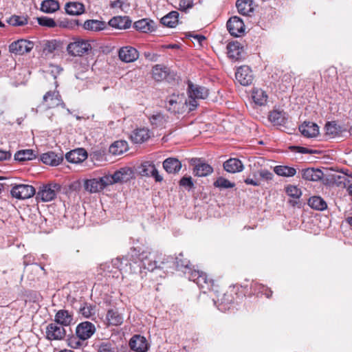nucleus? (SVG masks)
I'll return each instance as SVG.
<instances>
[{"label":"nucleus","instance_id":"c85d7f7f","mask_svg":"<svg viewBox=\"0 0 352 352\" xmlns=\"http://www.w3.org/2000/svg\"><path fill=\"white\" fill-rule=\"evenodd\" d=\"M41 160L45 164L55 166L60 164L63 157L61 154H56L54 152H47L41 155Z\"/></svg>","mask_w":352,"mask_h":352},{"label":"nucleus","instance_id":"680f3d73","mask_svg":"<svg viewBox=\"0 0 352 352\" xmlns=\"http://www.w3.org/2000/svg\"><path fill=\"white\" fill-rule=\"evenodd\" d=\"M290 148L292 151H295L300 153H314V152L312 150H310L307 148L302 147V146H291Z\"/></svg>","mask_w":352,"mask_h":352},{"label":"nucleus","instance_id":"603ef678","mask_svg":"<svg viewBox=\"0 0 352 352\" xmlns=\"http://www.w3.org/2000/svg\"><path fill=\"white\" fill-rule=\"evenodd\" d=\"M37 21L38 24L41 26L54 28L58 25L56 22L53 19L49 18L47 16L38 17Z\"/></svg>","mask_w":352,"mask_h":352},{"label":"nucleus","instance_id":"9b49d317","mask_svg":"<svg viewBox=\"0 0 352 352\" xmlns=\"http://www.w3.org/2000/svg\"><path fill=\"white\" fill-rule=\"evenodd\" d=\"M118 54L120 60L126 63L135 62L140 56L138 50L130 45L120 47Z\"/></svg>","mask_w":352,"mask_h":352},{"label":"nucleus","instance_id":"f704fd0d","mask_svg":"<svg viewBox=\"0 0 352 352\" xmlns=\"http://www.w3.org/2000/svg\"><path fill=\"white\" fill-rule=\"evenodd\" d=\"M65 11L70 15H80L85 12V6L80 2L71 1L65 5Z\"/></svg>","mask_w":352,"mask_h":352},{"label":"nucleus","instance_id":"20e7f679","mask_svg":"<svg viewBox=\"0 0 352 352\" xmlns=\"http://www.w3.org/2000/svg\"><path fill=\"white\" fill-rule=\"evenodd\" d=\"M59 105H65L59 92L56 90L49 91L43 96L41 103L36 109V112L55 108Z\"/></svg>","mask_w":352,"mask_h":352},{"label":"nucleus","instance_id":"b1692460","mask_svg":"<svg viewBox=\"0 0 352 352\" xmlns=\"http://www.w3.org/2000/svg\"><path fill=\"white\" fill-rule=\"evenodd\" d=\"M54 322L62 327L69 326L73 322V315L67 310H59L55 315Z\"/></svg>","mask_w":352,"mask_h":352},{"label":"nucleus","instance_id":"bf43d9fd","mask_svg":"<svg viewBox=\"0 0 352 352\" xmlns=\"http://www.w3.org/2000/svg\"><path fill=\"white\" fill-rule=\"evenodd\" d=\"M257 173H253V177L254 178H247L245 179V183L248 185H252L254 186H259L261 185V182L259 180L256 178Z\"/></svg>","mask_w":352,"mask_h":352},{"label":"nucleus","instance_id":"c9c22d12","mask_svg":"<svg viewBox=\"0 0 352 352\" xmlns=\"http://www.w3.org/2000/svg\"><path fill=\"white\" fill-rule=\"evenodd\" d=\"M134 28L142 32H152L155 30V23L148 19H143L134 23Z\"/></svg>","mask_w":352,"mask_h":352},{"label":"nucleus","instance_id":"473e14b6","mask_svg":"<svg viewBox=\"0 0 352 352\" xmlns=\"http://www.w3.org/2000/svg\"><path fill=\"white\" fill-rule=\"evenodd\" d=\"M176 267L178 270L182 271L186 275L188 276L190 274V271H192L190 267V261L184 257L182 253H179L175 258Z\"/></svg>","mask_w":352,"mask_h":352},{"label":"nucleus","instance_id":"ddd939ff","mask_svg":"<svg viewBox=\"0 0 352 352\" xmlns=\"http://www.w3.org/2000/svg\"><path fill=\"white\" fill-rule=\"evenodd\" d=\"M227 28L231 35L238 37L245 32V25L239 17L234 16L228 21Z\"/></svg>","mask_w":352,"mask_h":352},{"label":"nucleus","instance_id":"c756f323","mask_svg":"<svg viewBox=\"0 0 352 352\" xmlns=\"http://www.w3.org/2000/svg\"><path fill=\"white\" fill-rule=\"evenodd\" d=\"M110 26L117 29H127L131 25V21L128 16H114L109 21Z\"/></svg>","mask_w":352,"mask_h":352},{"label":"nucleus","instance_id":"49530a36","mask_svg":"<svg viewBox=\"0 0 352 352\" xmlns=\"http://www.w3.org/2000/svg\"><path fill=\"white\" fill-rule=\"evenodd\" d=\"M251 0H237L236 3L239 12L243 15H248L252 11Z\"/></svg>","mask_w":352,"mask_h":352},{"label":"nucleus","instance_id":"a19ab883","mask_svg":"<svg viewBox=\"0 0 352 352\" xmlns=\"http://www.w3.org/2000/svg\"><path fill=\"white\" fill-rule=\"evenodd\" d=\"M309 206L317 210H324L327 208L325 201L319 196H313L308 200Z\"/></svg>","mask_w":352,"mask_h":352},{"label":"nucleus","instance_id":"cd10ccee","mask_svg":"<svg viewBox=\"0 0 352 352\" xmlns=\"http://www.w3.org/2000/svg\"><path fill=\"white\" fill-rule=\"evenodd\" d=\"M163 168L168 173L175 174L180 170L182 164L177 159L169 157L163 162Z\"/></svg>","mask_w":352,"mask_h":352},{"label":"nucleus","instance_id":"58836bf2","mask_svg":"<svg viewBox=\"0 0 352 352\" xmlns=\"http://www.w3.org/2000/svg\"><path fill=\"white\" fill-rule=\"evenodd\" d=\"M179 13L172 11L161 19V23L169 28H174L178 23Z\"/></svg>","mask_w":352,"mask_h":352},{"label":"nucleus","instance_id":"0e129e2a","mask_svg":"<svg viewBox=\"0 0 352 352\" xmlns=\"http://www.w3.org/2000/svg\"><path fill=\"white\" fill-rule=\"evenodd\" d=\"M122 4H123V3L122 1L116 0V1H111L110 3V7L111 8H121L122 6Z\"/></svg>","mask_w":352,"mask_h":352},{"label":"nucleus","instance_id":"864d4df0","mask_svg":"<svg viewBox=\"0 0 352 352\" xmlns=\"http://www.w3.org/2000/svg\"><path fill=\"white\" fill-rule=\"evenodd\" d=\"M149 120L151 124L156 126H162L165 122L164 116L160 113L151 116Z\"/></svg>","mask_w":352,"mask_h":352},{"label":"nucleus","instance_id":"2f4dec72","mask_svg":"<svg viewBox=\"0 0 352 352\" xmlns=\"http://www.w3.org/2000/svg\"><path fill=\"white\" fill-rule=\"evenodd\" d=\"M150 138L149 130L146 128H140L134 130L131 135V139L134 143H142Z\"/></svg>","mask_w":352,"mask_h":352},{"label":"nucleus","instance_id":"1a4fd4ad","mask_svg":"<svg viewBox=\"0 0 352 352\" xmlns=\"http://www.w3.org/2000/svg\"><path fill=\"white\" fill-rule=\"evenodd\" d=\"M133 174V171L130 168H122L113 175H105L107 179L109 181V185H112L119 182H124L128 181Z\"/></svg>","mask_w":352,"mask_h":352},{"label":"nucleus","instance_id":"2eb2a0df","mask_svg":"<svg viewBox=\"0 0 352 352\" xmlns=\"http://www.w3.org/2000/svg\"><path fill=\"white\" fill-rule=\"evenodd\" d=\"M236 80L243 86H248L253 80L252 72L248 66H241L235 73Z\"/></svg>","mask_w":352,"mask_h":352},{"label":"nucleus","instance_id":"6e6d98bb","mask_svg":"<svg viewBox=\"0 0 352 352\" xmlns=\"http://www.w3.org/2000/svg\"><path fill=\"white\" fill-rule=\"evenodd\" d=\"M257 174H258L262 179L266 181L272 180L274 177L272 173L267 169H261L258 171Z\"/></svg>","mask_w":352,"mask_h":352},{"label":"nucleus","instance_id":"4468645a","mask_svg":"<svg viewBox=\"0 0 352 352\" xmlns=\"http://www.w3.org/2000/svg\"><path fill=\"white\" fill-rule=\"evenodd\" d=\"M96 327L91 322L85 321L78 324L76 328V333L84 341L89 339L96 332Z\"/></svg>","mask_w":352,"mask_h":352},{"label":"nucleus","instance_id":"4be33fe9","mask_svg":"<svg viewBox=\"0 0 352 352\" xmlns=\"http://www.w3.org/2000/svg\"><path fill=\"white\" fill-rule=\"evenodd\" d=\"M65 157L69 162L78 164L87 159V153L85 149L78 148L68 152Z\"/></svg>","mask_w":352,"mask_h":352},{"label":"nucleus","instance_id":"052dcab7","mask_svg":"<svg viewBox=\"0 0 352 352\" xmlns=\"http://www.w3.org/2000/svg\"><path fill=\"white\" fill-rule=\"evenodd\" d=\"M179 184L182 186L192 188L193 186V182L192 181V178L190 177H184L181 179L179 182Z\"/></svg>","mask_w":352,"mask_h":352},{"label":"nucleus","instance_id":"f257e3e1","mask_svg":"<svg viewBox=\"0 0 352 352\" xmlns=\"http://www.w3.org/2000/svg\"><path fill=\"white\" fill-rule=\"evenodd\" d=\"M133 255L138 256L144 267L151 272L157 268H162V265L167 263L168 259L170 258L168 257L166 259L160 261L161 254L157 251H153L148 248L144 250L134 248L133 250Z\"/></svg>","mask_w":352,"mask_h":352},{"label":"nucleus","instance_id":"7c9ffc66","mask_svg":"<svg viewBox=\"0 0 352 352\" xmlns=\"http://www.w3.org/2000/svg\"><path fill=\"white\" fill-rule=\"evenodd\" d=\"M268 119L274 125L281 126L285 124L287 118L285 112L275 109L270 113Z\"/></svg>","mask_w":352,"mask_h":352},{"label":"nucleus","instance_id":"774afa93","mask_svg":"<svg viewBox=\"0 0 352 352\" xmlns=\"http://www.w3.org/2000/svg\"><path fill=\"white\" fill-rule=\"evenodd\" d=\"M346 222L352 226V217H348L345 219Z\"/></svg>","mask_w":352,"mask_h":352},{"label":"nucleus","instance_id":"5701e85b","mask_svg":"<svg viewBox=\"0 0 352 352\" xmlns=\"http://www.w3.org/2000/svg\"><path fill=\"white\" fill-rule=\"evenodd\" d=\"M106 320L109 326H119L123 323L124 317L117 309H111L107 313Z\"/></svg>","mask_w":352,"mask_h":352},{"label":"nucleus","instance_id":"338daca9","mask_svg":"<svg viewBox=\"0 0 352 352\" xmlns=\"http://www.w3.org/2000/svg\"><path fill=\"white\" fill-rule=\"evenodd\" d=\"M194 38L196 39L200 44L203 41L206 39L204 36L202 35H195L193 36Z\"/></svg>","mask_w":352,"mask_h":352},{"label":"nucleus","instance_id":"3c124183","mask_svg":"<svg viewBox=\"0 0 352 352\" xmlns=\"http://www.w3.org/2000/svg\"><path fill=\"white\" fill-rule=\"evenodd\" d=\"M214 186L219 188H232L235 184L224 177H219L214 182Z\"/></svg>","mask_w":352,"mask_h":352},{"label":"nucleus","instance_id":"a211bd4d","mask_svg":"<svg viewBox=\"0 0 352 352\" xmlns=\"http://www.w3.org/2000/svg\"><path fill=\"white\" fill-rule=\"evenodd\" d=\"M130 348L136 352H145L148 349L146 338L140 335L133 336L129 341Z\"/></svg>","mask_w":352,"mask_h":352},{"label":"nucleus","instance_id":"4c0bfd02","mask_svg":"<svg viewBox=\"0 0 352 352\" xmlns=\"http://www.w3.org/2000/svg\"><path fill=\"white\" fill-rule=\"evenodd\" d=\"M274 172L278 176L291 177L296 174V170L294 167L278 165L274 168Z\"/></svg>","mask_w":352,"mask_h":352},{"label":"nucleus","instance_id":"37998d69","mask_svg":"<svg viewBox=\"0 0 352 352\" xmlns=\"http://www.w3.org/2000/svg\"><path fill=\"white\" fill-rule=\"evenodd\" d=\"M36 153L32 149H25L17 151L14 155V159L19 162L32 160L36 158Z\"/></svg>","mask_w":352,"mask_h":352},{"label":"nucleus","instance_id":"dca6fc26","mask_svg":"<svg viewBox=\"0 0 352 352\" xmlns=\"http://www.w3.org/2000/svg\"><path fill=\"white\" fill-rule=\"evenodd\" d=\"M186 104L187 102L183 95L173 94L166 99V107L169 111L177 113Z\"/></svg>","mask_w":352,"mask_h":352},{"label":"nucleus","instance_id":"72a5a7b5","mask_svg":"<svg viewBox=\"0 0 352 352\" xmlns=\"http://www.w3.org/2000/svg\"><path fill=\"white\" fill-rule=\"evenodd\" d=\"M252 98L256 104L263 106L267 103L268 96L263 89L254 88L252 91Z\"/></svg>","mask_w":352,"mask_h":352},{"label":"nucleus","instance_id":"ea45409f","mask_svg":"<svg viewBox=\"0 0 352 352\" xmlns=\"http://www.w3.org/2000/svg\"><path fill=\"white\" fill-rule=\"evenodd\" d=\"M59 8L58 2L55 0H44L41 4V10L45 13H54Z\"/></svg>","mask_w":352,"mask_h":352},{"label":"nucleus","instance_id":"c03bdc74","mask_svg":"<svg viewBox=\"0 0 352 352\" xmlns=\"http://www.w3.org/2000/svg\"><path fill=\"white\" fill-rule=\"evenodd\" d=\"M67 342L70 348L74 349H80L86 346V342L82 340L76 333V335L69 336L67 339Z\"/></svg>","mask_w":352,"mask_h":352},{"label":"nucleus","instance_id":"5fc2aeb1","mask_svg":"<svg viewBox=\"0 0 352 352\" xmlns=\"http://www.w3.org/2000/svg\"><path fill=\"white\" fill-rule=\"evenodd\" d=\"M80 313L85 318H89L94 314V310L91 305L85 304L80 308Z\"/></svg>","mask_w":352,"mask_h":352},{"label":"nucleus","instance_id":"f3484780","mask_svg":"<svg viewBox=\"0 0 352 352\" xmlns=\"http://www.w3.org/2000/svg\"><path fill=\"white\" fill-rule=\"evenodd\" d=\"M140 173L142 176L153 177L156 182H161L163 180V177L159 174L155 164L148 161L141 164Z\"/></svg>","mask_w":352,"mask_h":352},{"label":"nucleus","instance_id":"0eeeda50","mask_svg":"<svg viewBox=\"0 0 352 352\" xmlns=\"http://www.w3.org/2000/svg\"><path fill=\"white\" fill-rule=\"evenodd\" d=\"M10 193L16 199H26L35 195L36 189L29 184H16L12 186Z\"/></svg>","mask_w":352,"mask_h":352},{"label":"nucleus","instance_id":"bb28decb","mask_svg":"<svg viewBox=\"0 0 352 352\" xmlns=\"http://www.w3.org/2000/svg\"><path fill=\"white\" fill-rule=\"evenodd\" d=\"M302 177L305 180L318 182L322 179L323 173L318 168H308L302 170Z\"/></svg>","mask_w":352,"mask_h":352},{"label":"nucleus","instance_id":"69168bd1","mask_svg":"<svg viewBox=\"0 0 352 352\" xmlns=\"http://www.w3.org/2000/svg\"><path fill=\"white\" fill-rule=\"evenodd\" d=\"M113 265L116 266L117 268L122 270V261L120 258H117L113 261Z\"/></svg>","mask_w":352,"mask_h":352},{"label":"nucleus","instance_id":"7ed1b4c3","mask_svg":"<svg viewBox=\"0 0 352 352\" xmlns=\"http://www.w3.org/2000/svg\"><path fill=\"white\" fill-rule=\"evenodd\" d=\"M188 94L189 96V109L192 111L198 105L197 99L206 98L208 96V90L204 87L189 82L188 85Z\"/></svg>","mask_w":352,"mask_h":352},{"label":"nucleus","instance_id":"aec40b11","mask_svg":"<svg viewBox=\"0 0 352 352\" xmlns=\"http://www.w3.org/2000/svg\"><path fill=\"white\" fill-rule=\"evenodd\" d=\"M228 56L233 60L241 58L243 52V47L238 41L230 42L227 45Z\"/></svg>","mask_w":352,"mask_h":352},{"label":"nucleus","instance_id":"412c9836","mask_svg":"<svg viewBox=\"0 0 352 352\" xmlns=\"http://www.w3.org/2000/svg\"><path fill=\"white\" fill-rule=\"evenodd\" d=\"M300 133L307 138L316 137L319 133L318 126L311 122H305L300 126Z\"/></svg>","mask_w":352,"mask_h":352},{"label":"nucleus","instance_id":"423d86ee","mask_svg":"<svg viewBox=\"0 0 352 352\" xmlns=\"http://www.w3.org/2000/svg\"><path fill=\"white\" fill-rule=\"evenodd\" d=\"M190 280H192L204 290V292L210 291L213 288V280L208 278L206 274L199 270H193L190 271V274L188 276Z\"/></svg>","mask_w":352,"mask_h":352},{"label":"nucleus","instance_id":"13d9d810","mask_svg":"<svg viewBox=\"0 0 352 352\" xmlns=\"http://www.w3.org/2000/svg\"><path fill=\"white\" fill-rule=\"evenodd\" d=\"M10 23L13 25L22 26L27 23V19L18 16H14L10 19Z\"/></svg>","mask_w":352,"mask_h":352},{"label":"nucleus","instance_id":"39448f33","mask_svg":"<svg viewBox=\"0 0 352 352\" xmlns=\"http://www.w3.org/2000/svg\"><path fill=\"white\" fill-rule=\"evenodd\" d=\"M61 186L56 183H50L41 186L36 194V199L43 202L54 200L57 193L60 190Z\"/></svg>","mask_w":352,"mask_h":352},{"label":"nucleus","instance_id":"8fccbe9b","mask_svg":"<svg viewBox=\"0 0 352 352\" xmlns=\"http://www.w3.org/2000/svg\"><path fill=\"white\" fill-rule=\"evenodd\" d=\"M285 192L288 196L294 199H299L302 195L301 190L294 185H287L285 187Z\"/></svg>","mask_w":352,"mask_h":352},{"label":"nucleus","instance_id":"79ce46f5","mask_svg":"<svg viewBox=\"0 0 352 352\" xmlns=\"http://www.w3.org/2000/svg\"><path fill=\"white\" fill-rule=\"evenodd\" d=\"M106 25L104 21L98 20H87L83 24V28L86 30L100 31L104 30Z\"/></svg>","mask_w":352,"mask_h":352},{"label":"nucleus","instance_id":"a18cd8bd","mask_svg":"<svg viewBox=\"0 0 352 352\" xmlns=\"http://www.w3.org/2000/svg\"><path fill=\"white\" fill-rule=\"evenodd\" d=\"M98 352H118L116 344L111 341H104L96 345Z\"/></svg>","mask_w":352,"mask_h":352},{"label":"nucleus","instance_id":"6ab92c4d","mask_svg":"<svg viewBox=\"0 0 352 352\" xmlns=\"http://www.w3.org/2000/svg\"><path fill=\"white\" fill-rule=\"evenodd\" d=\"M193 164L195 165L193 173L195 176L206 177L213 172L212 167L208 164L203 162L201 160H195Z\"/></svg>","mask_w":352,"mask_h":352},{"label":"nucleus","instance_id":"e2e57ef3","mask_svg":"<svg viewBox=\"0 0 352 352\" xmlns=\"http://www.w3.org/2000/svg\"><path fill=\"white\" fill-rule=\"evenodd\" d=\"M11 157V153L0 149V161L8 160Z\"/></svg>","mask_w":352,"mask_h":352},{"label":"nucleus","instance_id":"393cba45","mask_svg":"<svg viewBox=\"0 0 352 352\" xmlns=\"http://www.w3.org/2000/svg\"><path fill=\"white\" fill-rule=\"evenodd\" d=\"M170 74V69L164 65H156L152 69L153 77L156 81H162Z\"/></svg>","mask_w":352,"mask_h":352},{"label":"nucleus","instance_id":"e433bc0d","mask_svg":"<svg viewBox=\"0 0 352 352\" xmlns=\"http://www.w3.org/2000/svg\"><path fill=\"white\" fill-rule=\"evenodd\" d=\"M128 143L124 140L113 142L109 147V153L113 155H120L128 150Z\"/></svg>","mask_w":352,"mask_h":352},{"label":"nucleus","instance_id":"f8f14e48","mask_svg":"<svg viewBox=\"0 0 352 352\" xmlns=\"http://www.w3.org/2000/svg\"><path fill=\"white\" fill-rule=\"evenodd\" d=\"M32 41L21 39L14 41L9 46L10 52L16 54L22 55L30 52L34 47Z\"/></svg>","mask_w":352,"mask_h":352},{"label":"nucleus","instance_id":"4d7b16f0","mask_svg":"<svg viewBox=\"0 0 352 352\" xmlns=\"http://www.w3.org/2000/svg\"><path fill=\"white\" fill-rule=\"evenodd\" d=\"M192 6V1L190 0H179V9L181 11L186 12L187 10L191 8Z\"/></svg>","mask_w":352,"mask_h":352},{"label":"nucleus","instance_id":"de8ad7c7","mask_svg":"<svg viewBox=\"0 0 352 352\" xmlns=\"http://www.w3.org/2000/svg\"><path fill=\"white\" fill-rule=\"evenodd\" d=\"M326 134L332 137L338 135L340 131V127L335 122H328L325 124Z\"/></svg>","mask_w":352,"mask_h":352},{"label":"nucleus","instance_id":"a878e982","mask_svg":"<svg viewBox=\"0 0 352 352\" xmlns=\"http://www.w3.org/2000/svg\"><path fill=\"white\" fill-rule=\"evenodd\" d=\"M223 168L230 173H239L243 170V164L239 159L230 158L223 163Z\"/></svg>","mask_w":352,"mask_h":352},{"label":"nucleus","instance_id":"f03ea898","mask_svg":"<svg viewBox=\"0 0 352 352\" xmlns=\"http://www.w3.org/2000/svg\"><path fill=\"white\" fill-rule=\"evenodd\" d=\"M91 50L89 41L79 37L73 38L67 47L68 54L73 56H81Z\"/></svg>","mask_w":352,"mask_h":352},{"label":"nucleus","instance_id":"6e6552de","mask_svg":"<svg viewBox=\"0 0 352 352\" xmlns=\"http://www.w3.org/2000/svg\"><path fill=\"white\" fill-rule=\"evenodd\" d=\"M106 176L100 178L86 179L84 182L85 189L90 193H96L109 186Z\"/></svg>","mask_w":352,"mask_h":352},{"label":"nucleus","instance_id":"09e8293b","mask_svg":"<svg viewBox=\"0 0 352 352\" xmlns=\"http://www.w3.org/2000/svg\"><path fill=\"white\" fill-rule=\"evenodd\" d=\"M59 46V43L56 40L47 41L43 46V52L45 55L52 54Z\"/></svg>","mask_w":352,"mask_h":352},{"label":"nucleus","instance_id":"9d476101","mask_svg":"<svg viewBox=\"0 0 352 352\" xmlns=\"http://www.w3.org/2000/svg\"><path fill=\"white\" fill-rule=\"evenodd\" d=\"M45 334L48 340H60L65 337L66 331L63 327L54 322L47 326Z\"/></svg>","mask_w":352,"mask_h":352}]
</instances>
